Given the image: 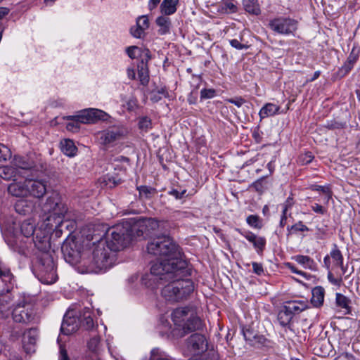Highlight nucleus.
Wrapping results in <instances>:
<instances>
[{"label": "nucleus", "mask_w": 360, "mask_h": 360, "mask_svg": "<svg viewBox=\"0 0 360 360\" xmlns=\"http://www.w3.org/2000/svg\"><path fill=\"white\" fill-rule=\"evenodd\" d=\"M148 252L160 257L155 263L164 264L172 269H176L180 274L190 273L188 264L182 258L179 247L166 235L158 236L148 243Z\"/></svg>", "instance_id": "1"}, {"label": "nucleus", "mask_w": 360, "mask_h": 360, "mask_svg": "<svg viewBox=\"0 0 360 360\" xmlns=\"http://www.w3.org/2000/svg\"><path fill=\"white\" fill-rule=\"evenodd\" d=\"M115 252L106 245L103 238L93 243L91 253L82 259L81 265L84 273H99L105 271L115 263Z\"/></svg>", "instance_id": "2"}, {"label": "nucleus", "mask_w": 360, "mask_h": 360, "mask_svg": "<svg viewBox=\"0 0 360 360\" xmlns=\"http://www.w3.org/2000/svg\"><path fill=\"white\" fill-rule=\"evenodd\" d=\"M184 276H176L168 281L161 290V296L166 302L172 304L184 301L189 298L194 290V283Z\"/></svg>", "instance_id": "3"}, {"label": "nucleus", "mask_w": 360, "mask_h": 360, "mask_svg": "<svg viewBox=\"0 0 360 360\" xmlns=\"http://www.w3.org/2000/svg\"><path fill=\"white\" fill-rule=\"evenodd\" d=\"M190 274L191 273L180 274L176 269H172L164 264L153 263L150 273L142 276L141 282L147 288L155 289L164 281L167 282L176 276H187Z\"/></svg>", "instance_id": "4"}, {"label": "nucleus", "mask_w": 360, "mask_h": 360, "mask_svg": "<svg viewBox=\"0 0 360 360\" xmlns=\"http://www.w3.org/2000/svg\"><path fill=\"white\" fill-rule=\"evenodd\" d=\"M174 324L184 331V334L200 330L202 328L201 319L197 316L196 311L192 307H179L172 313Z\"/></svg>", "instance_id": "5"}, {"label": "nucleus", "mask_w": 360, "mask_h": 360, "mask_svg": "<svg viewBox=\"0 0 360 360\" xmlns=\"http://www.w3.org/2000/svg\"><path fill=\"white\" fill-rule=\"evenodd\" d=\"M131 231L128 223L117 224L108 229L103 240L114 252L120 251L131 241Z\"/></svg>", "instance_id": "6"}, {"label": "nucleus", "mask_w": 360, "mask_h": 360, "mask_svg": "<svg viewBox=\"0 0 360 360\" xmlns=\"http://www.w3.org/2000/svg\"><path fill=\"white\" fill-rule=\"evenodd\" d=\"M12 316L15 322L25 324L34 323L38 319L34 305L25 300L20 301L15 305Z\"/></svg>", "instance_id": "7"}, {"label": "nucleus", "mask_w": 360, "mask_h": 360, "mask_svg": "<svg viewBox=\"0 0 360 360\" xmlns=\"http://www.w3.org/2000/svg\"><path fill=\"white\" fill-rule=\"evenodd\" d=\"M42 209L45 213L50 214L47 217L49 221L51 217L60 219L68 210L65 205L62 202L59 193L56 192L51 193L44 204Z\"/></svg>", "instance_id": "8"}, {"label": "nucleus", "mask_w": 360, "mask_h": 360, "mask_svg": "<svg viewBox=\"0 0 360 360\" xmlns=\"http://www.w3.org/2000/svg\"><path fill=\"white\" fill-rule=\"evenodd\" d=\"M269 27L280 34H293L297 29V22L290 18H276L269 22Z\"/></svg>", "instance_id": "9"}, {"label": "nucleus", "mask_w": 360, "mask_h": 360, "mask_svg": "<svg viewBox=\"0 0 360 360\" xmlns=\"http://www.w3.org/2000/svg\"><path fill=\"white\" fill-rule=\"evenodd\" d=\"M169 226L166 221H158L153 218H146L139 219L134 225L137 229L138 236L149 233L150 231L160 230L164 231Z\"/></svg>", "instance_id": "10"}, {"label": "nucleus", "mask_w": 360, "mask_h": 360, "mask_svg": "<svg viewBox=\"0 0 360 360\" xmlns=\"http://www.w3.org/2000/svg\"><path fill=\"white\" fill-rule=\"evenodd\" d=\"M41 282L46 284H52L55 283L58 279V276L52 258L49 255H46L41 258Z\"/></svg>", "instance_id": "11"}, {"label": "nucleus", "mask_w": 360, "mask_h": 360, "mask_svg": "<svg viewBox=\"0 0 360 360\" xmlns=\"http://www.w3.org/2000/svg\"><path fill=\"white\" fill-rule=\"evenodd\" d=\"M77 120L82 124L94 123L98 120H105L108 117V115L101 110L96 108L85 109L79 112V115L74 116Z\"/></svg>", "instance_id": "12"}, {"label": "nucleus", "mask_w": 360, "mask_h": 360, "mask_svg": "<svg viewBox=\"0 0 360 360\" xmlns=\"http://www.w3.org/2000/svg\"><path fill=\"white\" fill-rule=\"evenodd\" d=\"M188 350L193 355H198L207 348V342L204 335L195 333L191 335L186 340Z\"/></svg>", "instance_id": "13"}, {"label": "nucleus", "mask_w": 360, "mask_h": 360, "mask_svg": "<svg viewBox=\"0 0 360 360\" xmlns=\"http://www.w3.org/2000/svg\"><path fill=\"white\" fill-rule=\"evenodd\" d=\"M126 132V130L123 128L112 127L99 132L98 139L102 144L108 145L120 140Z\"/></svg>", "instance_id": "14"}, {"label": "nucleus", "mask_w": 360, "mask_h": 360, "mask_svg": "<svg viewBox=\"0 0 360 360\" xmlns=\"http://www.w3.org/2000/svg\"><path fill=\"white\" fill-rule=\"evenodd\" d=\"M27 187L28 188V196L41 198L46 193V184L42 180L32 179L27 177Z\"/></svg>", "instance_id": "15"}, {"label": "nucleus", "mask_w": 360, "mask_h": 360, "mask_svg": "<svg viewBox=\"0 0 360 360\" xmlns=\"http://www.w3.org/2000/svg\"><path fill=\"white\" fill-rule=\"evenodd\" d=\"M240 233L245 237L250 243H251L258 254L262 253L266 246V238L264 237L258 236L251 231H240Z\"/></svg>", "instance_id": "16"}, {"label": "nucleus", "mask_w": 360, "mask_h": 360, "mask_svg": "<svg viewBox=\"0 0 360 360\" xmlns=\"http://www.w3.org/2000/svg\"><path fill=\"white\" fill-rule=\"evenodd\" d=\"M28 176H25V181H13L8 186V192L13 196L18 198H25L28 196V188L27 187V179Z\"/></svg>", "instance_id": "17"}, {"label": "nucleus", "mask_w": 360, "mask_h": 360, "mask_svg": "<svg viewBox=\"0 0 360 360\" xmlns=\"http://www.w3.org/2000/svg\"><path fill=\"white\" fill-rule=\"evenodd\" d=\"M21 177V170L18 171L11 162L9 165L0 167V178L6 181H16Z\"/></svg>", "instance_id": "18"}, {"label": "nucleus", "mask_w": 360, "mask_h": 360, "mask_svg": "<svg viewBox=\"0 0 360 360\" xmlns=\"http://www.w3.org/2000/svg\"><path fill=\"white\" fill-rule=\"evenodd\" d=\"M38 336L37 328H32L26 330L22 335L23 348L26 352H30L35 345Z\"/></svg>", "instance_id": "19"}, {"label": "nucleus", "mask_w": 360, "mask_h": 360, "mask_svg": "<svg viewBox=\"0 0 360 360\" xmlns=\"http://www.w3.org/2000/svg\"><path fill=\"white\" fill-rule=\"evenodd\" d=\"M13 166L18 168V170H21V176H28L26 173L27 171L31 169L33 167L32 163H30L25 158L21 156H15L11 161Z\"/></svg>", "instance_id": "20"}, {"label": "nucleus", "mask_w": 360, "mask_h": 360, "mask_svg": "<svg viewBox=\"0 0 360 360\" xmlns=\"http://www.w3.org/2000/svg\"><path fill=\"white\" fill-rule=\"evenodd\" d=\"M92 311L89 308L85 307L79 312V319L81 325L86 330H91L95 326L94 321L91 316Z\"/></svg>", "instance_id": "21"}, {"label": "nucleus", "mask_w": 360, "mask_h": 360, "mask_svg": "<svg viewBox=\"0 0 360 360\" xmlns=\"http://www.w3.org/2000/svg\"><path fill=\"white\" fill-rule=\"evenodd\" d=\"M292 259L302 265L304 269H309L312 271H316L318 269L316 263L309 256L297 255L293 256Z\"/></svg>", "instance_id": "22"}, {"label": "nucleus", "mask_w": 360, "mask_h": 360, "mask_svg": "<svg viewBox=\"0 0 360 360\" xmlns=\"http://www.w3.org/2000/svg\"><path fill=\"white\" fill-rule=\"evenodd\" d=\"M35 246L41 251L46 252L50 248L49 238L43 231H40L36 233L34 238Z\"/></svg>", "instance_id": "23"}, {"label": "nucleus", "mask_w": 360, "mask_h": 360, "mask_svg": "<svg viewBox=\"0 0 360 360\" xmlns=\"http://www.w3.org/2000/svg\"><path fill=\"white\" fill-rule=\"evenodd\" d=\"M307 302L304 300H293L286 303L283 307L292 316L302 312L307 308Z\"/></svg>", "instance_id": "24"}, {"label": "nucleus", "mask_w": 360, "mask_h": 360, "mask_svg": "<svg viewBox=\"0 0 360 360\" xmlns=\"http://www.w3.org/2000/svg\"><path fill=\"white\" fill-rule=\"evenodd\" d=\"M127 53L131 58H136L139 56L148 61L150 59V51L148 49H141L136 46H129L127 49Z\"/></svg>", "instance_id": "25"}, {"label": "nucleus", "mask_w": 360, "mask_h": 360, "mask_svg": "<svg viewBox=\"0 0 360 360\" xmlns=\"http://www.w3.org/2000/svg\"><path fill=\"white\" fill-rule=\"evenodd\" d=\"M14 207L18 213L25 215L32 211L34 203L31 200L20 199L15 202Z\"/></svg>", "instance_id": "26"}, {"label": "nucleus", "mask_w": 360, "mask_h": 360, "mask_svg": "<svg viewBox=\"0 0 360 360\" xmlns=\"http://www.w3.org/2000/svg\"><path fill=\"white\" fill-rule=\"evenodd\" d=\"M280 106L274 103H266L259 110V115L261 120L274 116L279 113Z\"/></svg>", "instance_id": "27"}, {"label": "nucleus", "mask_w": 360, "mask_h": 360, "mask_svg": "<svg viewBox=\"0 0 360 360\" xmlns=\"http://www.w3.org/2000/svg\"><path fill=\"white\" fill-rule=\"evenodd\" d=\"M77 330V324L75 323V319L68 317V316L65 315L61 324V332L63 334L68 335L75 332Z\"/></svg>", "instance_id": "28"}, {"label": "nucleus", "mask_w": 360, "mask_h": 360, "mask_svg": "<svg viewBox=\"0 0 360 360\" xmlns=\"http://www.w3.org/2000/svg\"><path fill=\"white\" fill-rule=\"evenodd\" d=\"M12 300L13 297L8 292L0 295V313L3 316H8Z\"/></svg>", "instance_id": "29"}, {"label": "nucleus", "mask_w": 360, "mask_h": 360, "mask_svg": "<svg viewBox=\"0 0 360 360\" xmlns=\"http://www.w3.org/2000/svg\"><path fill=\"white\" fill-rule=\"evenodd\" d=\"M138 77L139 79L140 83L143 86H147L149 82V72L147 65V61H143V59H141V61L138 65Z\"/></svg>", "instance_id": "30"}, {"label": "nucleus", "mask_w": 360, "mask_h": 360, "mask_svg": "<svg viewBox=\"0 0 360 360\" xmlns=\"http://www.w3.org/2000/svg\"><path fill=\"white\" fill-rule=\"evenodd\" d=\"M60 146L61 151L68 157H74L77 154V148L70 139L61 140Z\"/></svg>", "instance_id": "31"}, {"label": "nucleus", "mask_w": 360, "mask_h": 360, "mask_svg": "<svg viewBox=\"0 0 360 360\" xmlns=\"http://www.w3.org/2000/svg\"><path fill=\"white\" fill-rule=\"evenodd\" d=\"M311 293V304L316 307L321 306L324 301V288L321 286H316L313 288Z\"/></svg>", "instance_id": "32"}, {"label": "nucleus", "mask_w": 360, "mask_h": 360, "mask_svg": "<svg viewBox=\"0 0 360 360\" xmlns=\"http://www.w3.org/2000/svg\"><path fill=\"white\" fill-rule=\"evenodd\" d=\"M156 24L160 27L158 33L160 35H164L169 32L171 28V20L169 18L162 15L156 19Z\"/></svg>", "instance_id": "33"}, {"label": "nucleus", "mask_w": 360, "mask_h": 360, "mask_svg": "<svg viewBox=\"0 0 360 360\" xmlns=\"http://www.w3.org/2000/svg\"><path fill=\"white\" fill-rule=\"evenodd\" d=\"M179 0H163L160 4V11L165 15H169L176 11Z\"/></svg>", "instance_id": "34"}, {"label": "nucleus", "mask_w": 360, "mask_h": 360, "mask_svg": "<svg viewBox=\"0 0 360 360\" xmlns=\"http://www.w3.org/2000/svg\"><path fill=\"white\" fill-rule=\"evenodd\" d=\"M243 3L247 12L255 15H258L260 13V8L258 4V0H243Z\"/></svg>", "instance_id": "35"}, {"label": "nucleus", "mask_w": 360, "mask_h": 360, "mask_svg": "<svg viewBox=\"0 0 360 360\" xmlns=\"http://www.w3.org/2000/svg\"><path fill=\"white\" fill-rule=\"evenodd\" d=\"M293 316L289 313L284 307H283L278 314V321L283 327L288 326Z\"/></svg>", "instance_id": "36"}, {"label": "nucleus", "mask_w": 360, "mask_h": 360, "mask_svg": "<svg viewBox=\"0 0 360 360\" xmlns=\"http://www.w3.org/2000/svg\"><path fill=\"white\" fill-rule=\"evenodd\" d=\"M330 257L333 259L334 266L342 267L343 257L336 245H334V248L330 251Z\"/></svg>", "instance_id": "37"}, {"label": "nucleus", "mask_w": 360, "mask_h": 360, "mask_svg": "<svg viewBox=\"0 0 360 360\" xmlns=\"http://www.w3.org/2000/svg\"><path fill=\"white\" fill-rule=\"evenodd\" d=\"M169 96V93L165 87L157 89L150 93V99L153 102H158L162 98H167Z\"/></svg>", "instance_id": "38"}, {"label": "nucleus", "mask_w": 360, "mask_h": 360, "mask_svg": "<svg viewBox=\"0 0 360 360\" xmlns=\"http://www.w3.org/2000/svg\"><path fill=\"white\" fill-rule=\"evenodd\" d=\"M22 233L27 238L32 236L35 231V226L29 221H25L20 226Z\"/></svg>", "instance_id": "39"}, {"label": "nucleus", "mask_w": 360, "mask_h": 360, "mask_svg": "<svg viewBox=\"0 0 360 360\" xmlns=\"http://www.w3.org/2000/svg\"><path fill=\"white\" fill-rule=\"evenodd\" d=\"M138 190L140 195L146 199L151 198L158 193L155 188L147 186H141Z\"/></svg>", "instance_id": "40"}, {"label": "nucleus", "mask_w": 360, "mask_h": 360, "mask_svg": "<svg viewBox=\"0 0 360 360\" xmlns=\"http://www.w3.org/2000/svg\"><path fill=\"white\" fill-rule=\"evenodd\" d=\"M289 234L296 233L297 232L308 231L309 229L303 224L302 221H300L291 226L288 227Z\"/></svg>", "instance_id": "41"}, {"label": "nucleus", "mask_w": 360, "mask_h": 360, "mask_svg": "<svg viewBox=\"0 0 360 360\" xmlns=\"http://www.w3.org/2000/svg\"><path fill=\"white\" fill-rule=\"evenodd\" d=\"M68 120H71V122H68L66 125L67 130L72 132L77 131L80 128V122L77 120V117H74V116H68L67 117Z\"/></svg>", "instance_id": "42"}, {"label": "nucleus", "mask_w": 360, "mask_h": 360, "mask_svg": "<svg viewBox=\"0 0 360 360\" xmlns=\"http://www.w3.org/2000/svg\"><path fill=\"white\" fill-rule=\"evenodd\" d=\"M246 222L250 226L255 229H259L262 226V221L257 215H249L246 219Z\"/></svg>", "instance_id": "43"}, {"label": "nucleus", "mask_w": 360, "mask_h": 360, "mask_svg": "<svg viewBox=\"0 0 360 360\" xmlns=\"http://www.w3.org/2000/svg\"><path fill=\"white\" fill-rule=\"evenodd\" d=\"M336 304L338 307L344 309H349V299L341 293H336Z\"/></svg>", "instance_id": "44"}, {"label": "nucleus", "mask_w": 360, "mask_h": 360, "mask_svg": "<svg viewBox=\"0 0 360 360\" xmlns=\"http://www.w3.org/2000/svg\"><path fill=\"white\" fill-rule=\"evenodd\" d=\"M139 128L146 132L148 131L152 128L151 120L146 116L140 117L139 121Z\"/></svg>", "instance_id": "45"}, {"label": "nucleus", "mask_w": 360, "mask_h": 360, "mask_svg": "<svg viewBox=\"0 0 360 360\" xmlns=\"http://www.w3.org/2000/svg\"><path fill=\"white\" fill-rule=\"evenodd\" d=\"M88 348L95 354H99L100 352V338L97 336L92 338L89 343Z\"/></svg>", "instance_id": "46"}, {"label": "nucleus", "mask_w": 360, "mask_h": 360, "mask_svg": "<svg viewBox=\"0 0 360 360\" xmlns=\"http://www.w3.org/2000/svg\"><path fill=\"white\" fill-rule=\"evenodd\" d=\"M0 277L4 282H11L12 279V274L8 269L2 266V263L0 261Z\"/></svg>", "instance_id": "47"}, {"label": "nucleus", "mask_w": 360, "mask_h": 360, "mask_svg": "<svg viewBox=\"0 0 360 360\" xmlns=\"http://www.w3.org/2000/svg\"><path fill=\"white\" fill-rule=\"evenodd\" d=\"M251 188H254L255 191L259 193H262L266 189V185L264 183V178L262 177L256 181L253 182L251 186Z\"/></svg>", "instance_id": "48"}, {"label": "nucleus", "mask_w": 360, "mask_h": 360, "mask_svg": "<svg viewBox=\"0 0 360 360\" xmlns=\"http://www.w3.org/2000/svg\"><path fill=\"white\" fill-rule=\"evenodd\" d=\"M314 158L311 152H307L298 157L297 162L302 165H307L311 162Z\"/></svg>", "instance_id": "49"}, {"label": "nucleus", "mask_w": 360, "mask_h": 360, "mask_svg": "<svg viewBox=\"0 0 360 360\" xmlns=\"http://www.w3.org/2000/svg\"><path fill=\"white\" fill-rule=\"evenodd\" d=\"M10 149L4 144H0V162L6 160L11 157Z\"/></svg>", "instance_id": "50"}, {"label": "nucleus", "mask_w": 360, "mask_h": 360, "mask_svg": "<svg viewBox=\"0 0 360 360\" xmlns=\"http://www.w3.org/2000/svg\"><path fill=\"white\" fill-rule=\"evenodd\" d=\"M136 25L142 30H147L149 27V20L147 15H142L136 20Z\"/></svg>", "instance_id": "51"}, {"label": "nucleus", "mask_w": 360, "mask_h": 360, "mask_svg": "<svg viewBox=\"0 0 360 360\" xmlns=\"http://www.w3.org/2000/svg\"><path fill=\"white\" fill-rule=\"evenodd\" d=\"M359 58V51L355 52L354 49H353L347 58V63H348V68L350 70L354 64L356 62Z\"/></svg>", "instance_id": "52"}, {"label": "nucleus", "mask_w": 360, "mask_h": 360, "mask_svg": "<svg viewBox=\"0 0 360 360\" xmlns=\"http://www.w3.org/2000/svg\"><path fill=\"white\" fill-rule=\"evenodd\" d=\"M222 10L226 13H235L237 11V6L233 2L226 1L223 4Z\"/></svg>", "instance_id": "53"}, {"label": "nucleus", "mask_w": 360, "mask_h": 360, "mask_svg": "<svg viewBox=\"0 0 360 360\" xmlns=\"http://www.w3.org/2000/svg\"><path fill=\"white\" fill-rule=\"evenodd\" d=\"M104 181L106 183V185H108L109 187H110V188L116 186L117 185H118L121 183L120 179H116L114 176H108L105 178Z\"/></svg>", "instance_id": "54"}, {"label": "nucleus", "mask_w": 360, "mask_h": 360, "mask_svg": "<svg viewBox=\"0 0 360 360\" xmlns=\"http://www.w3.org/2000/svg\"><path fill=\"white\" fill-rule=\"evenodd\" d=\"M294 205V200H293V198L291 196H289L286 200L285 201V202L282 205L283 206V211L282 212L283 213H285L287 214V212L292 208V207Z\"/></svg>", "instance_id": "55"}, {"label": "nucleus", "mask_w": 360, "mask_h": 360, "mask_svg": "<svg viewBox=\"0 0 360 360\" xmlns=\"http://www.w3.org/2000/svg\"><path fill=\"white\" fill-rule=\"evenodd\" d=\"M231 46L238 50L247 49L248 46L240 43L238 39H234L229 41Z\"/></svg>", "instance_id": "56"}, {"label": "nucleus", "mask_w": 360, "mask_h": 360, "mask_svg": "<svg viewBox=\"0 0 360 360\" xmlns=\"http://www.w3.org/2000/svg\"><path fill=\"white\" fill-rule=\"evenodd\" d=\"M286 267L291 271V272L300 275L304 278H307V273L297 269L291 263H286L285 264Z\"/></svg>", "instance_id": "57"}, {"label": "nucleus", "mask_w": 360, "mask_h": 360, "mask_svg": "<svg viewBox=\"0 0 360 360\" xmlns=\"http://www.w3.org/2000/svg\"><path fill=\"white\" fill-rule=\"evenodd\" d=\"M215 94V91L214 89H203L200 91V97L201 98H211L214 97Z\"/></svg>", "instance_id": "58"}, {"label": "nucleus", "mask_w": 360, "mask_h": 360, "mask_svg": "<svg viewBox=\"0 0 360 360\" xmlns=\"http://www.w3.org/2000/svg\"><path fill=\"white\" fill-rule=\"evenodd\" d=\"M227 102L234 104L237 107L240 108L243 104L245 103V100L240 96L229 98L226 100Z\"/></svg>", "instance_id": "59"}, {"label": "nucleus", "mask_w": 360, "mask_h": 360, "mask_svg": "<svg viewBox=\"0 0 360 360\" xmlns=\"http://www.w3.org/2000/svg\"><path fill=\"white\" fill-rule=\"evenodd\" d=\"M144 32H145L144 30H142V28L138 27L137 25L136 27H134V28L132 27L131 29V34L134 37H136V38H141L143 37V35L144 34Z\"/></svg>", "instance_id": "60"}, {"label": "nucleus", "mask_w": 360, "mask_h": 360, "mask_svg": "<svg viewBox=\"0 0 360 360\" xmlns=\"http://www.w3.org/2000/svg\"><path fill=\"white\" fill-rule=\"evenodd\" d=\"M311 210L316 213L320 214H325L327 211L325 207L318 203H315L314 205H311Z\"/></svg>", "instance_id": "61"}, {"label": "nucleus", "mask_w": 360, "mask_h": 360, "mask_svg": "<svg viewBox=\"0 0 360 360\" xmlns=\"http://www.w3.org/2000/svg\"><path fill=\"white\" fill-rule=\"evenodd\" d=\"M252 265L253 271L256 274L261 275L264 273V269H263L262 264H259L257 262H252Z\"/></svg>", "instance_id": "62"}, {"label": "nucleus", "mask_w": 360, "mask_h": 360, "mask_svg": "<svg viewBox=\"0 0 360 360\" xmlns=\"http://www.w3.org/2000/svg\"><path fill=\"white\" fill-rule=\"evenodd\" d=\"M186 192V190L179 192L176 189H173L171 191H169V195H173L176 199H181L184 196Z\"/></svg>", "instance_id": "63"}, {"label": "nucleus", "mask_w": 360, "mask_h": 360, "mask_svg": "<svg viewBox=\"0 0 360 360\" xmlns=\"http://www.w3.org/2000/svg\"><path fill=\"white\" fill-rule=\"evenodd\" d=\"M334 360H355V358L350 354L342 353L338 355Z\"/></svg>", "instance_id": "64"}]
</instances>
